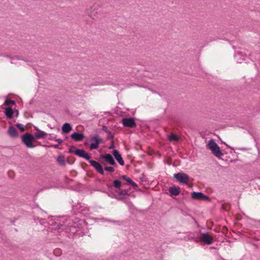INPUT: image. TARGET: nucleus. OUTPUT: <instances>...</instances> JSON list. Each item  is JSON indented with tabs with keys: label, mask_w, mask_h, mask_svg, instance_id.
<instances>
[{
	"label": "nucleus",
	"mask_w": 260,
	"mask_h": 260,
	"mask_svg": "<svg viewBox=\"0 0 260 260\" xmlns=\"http://www.w3.org/2000/svg\"><path fill=\"white\" fill-rule=\"evenodd\" d=\"M74 153L76 155L80 157L84 158L86 160H88L90 165L92 166L98 173H99L101 175L104 174V171L102 165L99 162L95 160H90L91 156L90 154L87 152H86L84 150L76 149L74 151Z\"/></svg>",
	"instance_id": "obj_1"
},
{
	"label": "nucleus",
	"mask_w": 260,
	"mask_h": 260,
	"mask_svg": "<svg viewBox=\"0 0 260 260\" xmlns=\"http://www.w3.org/2000/svg\"><path fill=\"white\" fill-rule=\"evenodd\" d=\"M207 147L210 149L213 154L218 158H220L223 155V153L221 151L218 145L215 142L214 140L211 139L209 141Z\"/></svg>",
	"instance_id": "obj_2"
},
{
	"label": "nucleus",
	"mask_w": 260,
	"mask_h": 260,
	"mask_svg": "<svg viewBox=\"0 0 260 260\" xmlns=\"http://www.w3.org/2000/svg\"><path fill=\"white\" fill-rule=\"evenodd\" d=\"M22 142L28 148H32L35 147V145L32 144V142L35 140L34 136L28 133L23 135L22 137Z\"/></svg>",
	"instance_id": "obj_3"
},
{
	"label": "nucleus",
	"mask_w": 260,
	"mask_h": 260,
	"mask_svg": "<svg viewBox=\"0 0 260 260\" xmlns=\"http://www.w3.org/2000/svg\"><path fill=\"white\" fill-rule=\"evenodd\" d=\"M174 178L177 180L179 183L187 184L189 180V176L183 172H179L174 175Z\"/></svg>",
	"instance_id": "obj_4"
},
{
	"label": "nucleus",
	"mask_w": 260,
	"mask_h": 260,
	"mask_svg": "<svg viewBox=\"0 0 260 260\" xmlns=\"http://www.w3.org/2000/svg\"><path fill=\"white\" fill-rule=\"evenodd\" d=\"M90 141L91 142L90 148L97 149L99 147V144L103 142V139L98 134H96L90 138Z\"/></svg>",
	"instance_id": "obj_5"
},
{
	"label": "nucleus",
	"mask_w": 260,
	"mask_h": 260,
	"mask_svg": "<svg viewBox=\"0 0 260 260\" xmlns=\"http://www.w3.org/2000/svg\"><path fill=\"white\" fill-rule=\"evenodd\" d=\"M200 240L207 245H211L213 243V238L207 233H201Z\"/></svg>",
	"instance_id": "obj_6"
},
{
	"label": "nucleus",
	"mask_w": 260,
	"mask_h": 260,
	"mask_svg": "<svg viewBox=\"0 0 260 260\" xmlns=\"http://www.w3.org/2000/svg\"><path fill=\"white\" fill-rule=\"evenodd\" d=\"M191 198L194 200L206 201L209 199V197L205 195L201 192L193 191L191 196Z\"/></svg>",
	"instance_id": "obj_7"
},
{
	"label": "nucleus",
	"mask_w": 260,
	"mask_h": 260,
	"mask_svg": "<svg viewBox=\"0 0 260 260\" xmlns=\"http://www.w3.org/2000/svg\"><path fill=\"white\" fill-rule=\"evenodd\" d=\"M122 122L125 127L133 128L136 125L135 120L133 118H124L122 119Z\"/></svg>",
	"instance_id": "obj_8"
},
{
	"label": "nucleus",
	"mask_w": 260,
	"mask_h": 260,
	"mask_svg": "<svg viewBox=\"0 0 260 260\" xmlns=\"http://www.w3.org/2000/svg\"><path fill=\"white\" fill-rule=\"evenodd\" d=\"M101 159H104L105 161L110 165L114 166L116 165V162L111 154L108 153L105 155H100Z\"/></svg>",
	"instance_id": "obj_9"
},
{
	"label": "nucleus",
	"mask_w": 260,
	"mask_h": 260,
	"mask_svg": "<svg viewBox=\"0 0 260 260\" xmlns=\"http://www.w3.org/2000/svg\"><path fill=\"white\" fill-rule=\"evenodd\" d=\"M35 129L37 131L33 135L35 140L37 139L43 138L47 135L45 132L39 129L38 127H35Z\"/></svg>",
	"instance_id": "obj_10"
},
{
	"label": "nucleus",
	"mask_w": 260,
	"mask_h": 260,
	"mask_svg": "<svg viewBox=\"0 0 260 260\" xmlns=\"http://www.w3.org/2000/svg\"><path fill=\"white\" fill-rule=\"evenodd\" d=\"M113 154L115 158L120 165L123 166L124 165V161L123 160V158L121 157V154L117 150H114L113 152Z\"/></svg>",
	"instance_id": "obj_11"
},
{
	"label": "nucleus",
	"mask_w": 260,
	"mask_h": 260,
	"mask_svg": "<svg viewBox=\"0 0 260 260\" xmlns=\"http://www.w3.org/2000/svg\"><path fill=\"white\" fill-rule=\"evenodd\" d=\"M71 138L75 141H81L84 139V135L82 133L75 132L71 135Z\"/></svg>",
	"instance_id": "obj_12"
},
{
	"label": "nucleus",
	"mask_w": 260,
	"mask_h": 260,
	"mask_svg": "<svg viewBox=\"0 0 260 260\" xmlns=\"http://www.w3.org/2000/svg\"><path fill=\"white\" fill-rule=\"evenodd\" d=\"M170 193L175 196H177L180 193V188L179 186H173L169 188Z\"/></svg>",
	"instance_id": "obj_13"
},
{
	"label": "nucleus",
	"mask_w": 260,
	"mask_h": 260,
	"mask_svg": "<svg viewBox=\"0 0 260 260\" xmlns=\"http://www.w3.org/2000/svg\"><path fill=\"white\" fill-rule=\"evenodd\" d=\"M128 194V190L126 189H122L120 190L116 196V198L118 200H122L123 197Z\"/></svg>",
	"instance_id": "obj_14"
},
{
	"label": "nucleus",
	"mask_w": 260,
	"mask_h": 260,
	"mask_svg": "<svg viewBox=\"0 0 260 260\" xmlns=\"http://www.w3.org/2000/svg\"><path fill=\"white\" fill-rule=\"evenodd\" d=\"M9 135L13 138H16L18 136V132L16 128L13 126H10L8 130Z\"/></svg>",
	"instance_id": "obj_15"
},
{
	"label": "nucleus",
	"mask_w": 260,
	"mask_h": 260,
	"mask_svg": "<svg viewBox=\"0 0 260 260\" xmlns=\"http://www.w3.org/2000/svg\"><path fill=\"white\" fill-rule=\"evenodd\" d=\"M5 113L7 118L11 119L13 116L14 111L12 108L8 107L5 109Z\"/></svg>",
	"instance_id": "obj_16"
},
{
	"label": "nucleus",
	"mask_w": 260,
	"mask_h": 260,
	"mask_svg": "<svg viewBox=\"0 0 260 260\" xmlns=\"http://www.w3.org/2000/svg\"><path fill=\"white\" fill-rule=\"evenodd\" d=\"M72 130V126L69 123H65L62 127V131L64 133H69Z\"/></svg>",
	"instance_id": "obj_17"
},
{
	"label": "nucleus",
	"mask_w": 260,
	"mask_h": 260,
	"mask_svg": "<svg viewBox=\"0 0 260 260\" xmlns=\"http://www.w3.org/2000/svg\"><path fill=\"white\" fill-rule=\"evenodd\" d=\"M168 138L170 141H178L180 140V137L174 134L168 135Z\"/></svg>",
	"instance_id": "obj_18"
},
{
	"label": "nucleus",
	"mask_w": 260,
	"mask_h": 260,
	"mask_svg": "<svg viewBox=\"0 0 260 260\" xmlns=\"http://www.w3.org/2000/svg\"><path fill=\"white\" fill-rule=\"evenodd\" d=\"M57 161L60 165H63L65 163V158L63 155H59L57 158Z\"/></svg>",
	"instance_id": "obj_19"
},
{
	"label": "nucleus",
	"mask_w": 260,
	"mask_h": 260,
	"mask_svg": "<svg viewBox=\"0 0 260 260\" xmlns=\"http://www.w3.org/2000/svg\"><path fill=\"white\" fill-rule=\"evenodd\" d=\"M121 186V182L118 180H114L113 181V186L116 188H120Z\"/></svg>",
	"instance_id": "obj_20"
},
{
	"label": "nucleus",
	"mask_w": 260,
	"mask_h": 260,
	"mask_svg": "<svg viewBox=\"0 0 260 260\" xmlns=\"http://www.w3.org/2000/svg\"><path fill=\"white\" fill-rule=\"evenodd\" d=\"M10 104L15 105V102L13 100L7 99L4 102V105L8 106Z\"/></svg>",
	"instance_id": "obj_21"
},
{
	"label": "nucleus",
	"mask_w": 260,
	"mask_h": 260,
	"mask_svg": "<svg viewBox=\"0 0 260 260\" xmlns=\"http://www.w3.org/2000/svg\"><path fill=\"white\" fill-rule=\"evenodd\" d=\"M16 126L20 130L21 132H23L25 131V128L23 125L20 123H17Z\"/></svg>",
	"instance_id": "obj_22"
},
{
	"label": "nucleus",
	"mask_w": 260,
	"mask_h": 260,
	"mask_svg": "<svg viewBox=\"0 0 260 260\" xmlns=\"http://www.w3.org/2000/svg\"><path fill=\"white\" fill-rule=\"evenodd\" d=\"M121 178L122 179L125 180L127 182H128L129 183L130 182H132V180L131 178L127 177L126 175H122L121 176Z\"/></svg>",
	"instance_id": "obj_23"
},
{
	"label": "nucleus",
	"mask_w": 260,
	"mask_h": 260,
	"mask_svg": "<svg viewBox=\"0 0 260 260\" xmlns=\"http://www.w3.org/2000/svg\"><path fill=\"white\" fill-rule=\"evenodd\" d=\"M104 169L105 171H108L110 172H113L115 170L114 168H113L112 167H105Z\"/></svg>",
	"instance_id": "obj_24"
},
{
	"label": "nucleus",
	"mask_w": 260,
	"mask_h": 260,
	"mask_svg": "<svg viewBox=\"0 0 260 260\" xmlns=\"http://www.w3.org/2000/svg\"><path fill=\"white\" fill-rule=\"evenodd\" d=\"M102 130L107 133L108 135H111V132L108 130L106 126H103Z\"/></svg>",
	"instance_id": "obj_25"
},
{
	"label": "nucleus",
	"mask_w": 260,
	"mask_h": 260,
	"mask_svg": "<svg viewBox=\"0 0 260 260\" xmlns=\"http://www.w3.org/2000/svg\"><path fill=\"white\" fill-rule=\"evenodd\" d=\"M114 147H115L114 143L113 141H112L111 142V144H110V146L109 147V149H113Z\"/></svg>",
	"instance_id": "obj_26"
},
{
	"label": "nucleus",
	"mask_w": 260,
	"mask_h": 260,
	"mask_svg": "<svg viewBox=\"0 0 260 260\" xmlns=\"http://www.w3.org/2000/svg\"><path fill=\"white\" fill-rule=\"evenodd\" d=\"M130 184H131L134 188H136L138 187L137 184L134 182L133 180L132 182L129 183Z\"/></svg>",
	"instance_id": "obj_27"
},
{
	"label": "nucleus",
	"mask_w": 260,
	"mask_h": 260,
	"mask_svg": "<svg viewBox=\"0 0 260 260\" xmlns=\"http://www.w3.org/2000/svg\"><path fill=\"white\" fill-rule=\"evenodd\" d=\"M55 141L58 144H61L63 142V141L61 139H56Z\"/></svg>",
	"instance_id": "obj_28"
},
{
	"label": "nucleus",
	"mask_w": 260,
	"mask_h": 260,
	"mask_svg": "<svg viewBox=\"0 0 260 260\" xmlns=\"http://www.w3.org/2000/svg\"><path fill=\"white\" fill-rule=\"evenodd\" d=\"M75 148V147L74 146H72V147L70 148V149H69V152L70 153H74V151H75V150H73L72 149H73V148Z\"/></svg>",
	"instance_id": "obj_29"
},
{
	"label": "nucleus",
	"mask_w": 260,
	"mask_h": 260,
	"mask_svg": "<svg viewBox=\"0 0 260 260\" xmlns=\"http://www.w3.org/2000/svg\"><path fill=\"white\" fill-rule=\"evenodd\" d=\"M53 146L55 148H59V145L58 144L54 145Z\"/></svg>",
	"instance_id": "obj_30"
},
{
	"label": "nucleus",
	"mask_w": 260,
	"mask_h": 260,
	"mask_svg": "<svg viewBox=\"0 0 260 260\" xmlns=\"http://www.w3.org/2000/svg\"><path fill=\"white\" fill-rule=\"evenodd\" d=\"M111 222H113V223H118L119 224L120 222L119 221H114V220L111 221Z\"/></svg>",
	"instance_id": "obj_31"
},
{
	"label": "nucleus",
	"mask_w": 260,
	"mask_h": 260,
	"mask_svg": "<svg viewBox=\"0 0 260 260\" xmlns=\"http://www.w3.org/2000/svg\"><path fill=\"white\" fill-rule=\"evenodd\" d=\"M144 177H145L144 174H142L141 175V177H140V179H143V178H144Z\"/></svg>",
	"instance_id": "obj_32"
},
{
	"label": "nucleus",
	"mask_w": 260,
	"mask_h": 260,
	"mask_svg": "<svg viewBox=\"0 0 260 260\" xmlns=\"http://www.w3.org/2000/svg\"><path fill=\"white\" fill-rule=\"evenodd\" d=\"M108 137L111 138L112 139L113 138V136L111 133V135H108Z\"/></svg>",
	"instance_id": "obj_33"
},
{
	"label": "nucleus",
	"mask_w": 260,
	"mask_h": 260,
	"mask_svg": "<svg viewBox=\"0 0 260 260\" xmlns=\"http://www.w3.org/2000/svg\"><path fill=\"white\" fill-rule=\"evenodd\" d=\"M7 57H9V58H12L11 57H10L9 55H6V56Z\"/></svg>",
	"instance_id": "obj_34"
},
{
	"label": "nucleus",
	"mask_w": 260,
	"mask_h": 260,
	"mask_svg": "<svg viewBox=\"0 0 260 260\" xmlns=\"http://www.w3.org/2000/svg\"><path fill=\"white\" fill-rule=\"evenodd\" d=\"M101 164L103 165H106V164L104 161H101Z\"/></svg>",
	"instance_id": "obj_35"
},
{
	"label": "nucleus",
	"mask_w": 260,
	"mask_h": 260,
	"mask_svg": "<svg viewBox=\"0 0 260 260\" xmlns=\"http://www.w3.org/2000/svg\"><path fill=\"white\" fill-rule=\"evenodd\" d=\"M16 58L17 60H19V59H20V58H18V57H16Z\"/></svg>",
	"instance_id": "obj_36"
}]
</instances>
